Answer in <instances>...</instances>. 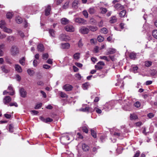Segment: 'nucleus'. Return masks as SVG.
Here are the masks:
<instances>
[{
  "mask_svg": "<svg viewBox=\"0 0 157 157\" xmlns=\"http://www.w3.org/2000/svg\"><path fill=\"white\" fill-rule=\"evenodd\" d=\"M10 51L11 55L13 56H15L19 53L18 48L17 46L15 45L12 46Z\"/></svg>",
  "mask_w": 157,
  "mask_h": 157,
  "instance_id": "obj_1",
  "label": "nucleus"
},
{
  "mask_svg": "<svg viewBox=\"0 0 157 157\" xmlns=\"http://www.w3.org/2000/svg\"><path fill=\"white\" fill-rule=\"evenodd\" d=\"M11 98L10 96H6L3 99V101L4 104L7 105L11 101Z\"/></svg>",
  "mask_w": 157,
  "mask_h": 157,
  "instance_id": "obj_2",
  "label": "nucleus"
},
{
  "mask_svg": "<svg viewBox=\"0 0 157 157\" xmlns=\"http://www.w3.org/2000/svg\"><path fill=\"white\" fill-rule=\"evenodd\" d=\"M65 29L67 32H72L74 31L75 29L71 25H67L64 28Z\"/></svg>",
  "mask_w": 157,
  "mask_h": 157,
  "instance_id": "obj_3",
  "label": "nucleus"
},
{
  "mask_svg": "<svg viewBox=\"0 0 157 157\" xmlns=\"http://www.w3.org/2000/svg\"><path fill=\"white\" fill-rule=\"evenodd\" d=\"M74 20L76 22L78 23H80L83 24H86V21L82 18H76Z\"/></svg>",
  "mask_w": 157,
  "mask_h": 157,
  "instance_id": "obj_4",
  "label": "nucleus"
},
{
  "mask_svg": "<svg viewBox=\"0 0 157 157\" xmlns=\"http://www.w3.org/2000/svg\"><path fill=\"white\" fill-rule=\"evenodd\" d=\"M20 96L22 98H25L26 97L27 92L23 88H21L19 90Z\"/></svg>",
  "mask_w": 157,
  "mask_h": 157,
  "instance_id": "obj_5",
  "label": "nucleus"
},
{
  "mask_svg": "<svg viewBox=\"0 0 157 157\" xmlns=\"http://www.w3.org/2000/svg\"><path fill=\"white\" fill-rule=\"evenodd\" d=\"M80 32L83 34H87L89 31V29L88 27H82L80 30Z\"/></svg>",
  "mask_w": 157,
  "mask_h": 157,
  "instance_id": "obj_6",
  "label": "nucleus"
},
{
  "mask_svg": "<svg viewBox=\"0 0 157 157\" xmlns=\"http://www.w3.org/2000/svg\"><path fill=\"white\" fill-rule=\"evenodd\" d=\"M73 88V87L69 84H66L64 85L63 87V88L67 91H69L71 90Z\"/></svg>",
  "mask_w": 157,
  "mask_h": 157,
  "instance_id": "obj_7",
  "label": "nucleus"
},
{
  "mask_svg": "<svg viewBox=\"0 0 157 157\" xmlns=\"http://www.w3.org/2000/svg\"><path fill=\"white\" fill-rule=\"evenodd\" d=\"M80 110L84 112H92L94 111V109L89 107H86L85 108H82Z\"/></svg>",
  "mask_w": 157,
  "mask_h": 157,
  "instance_id": "obj_8",
  "label": "nucleus"
},
{
  "mask_svg": "<svg viewBox=\"0 0 157 157\" xmlns=\"http://www.w3.org/2000/svg\"><path fill=\"white\" fill-rule=\"evenodd\" d=\"M60 21L61 24L64 25L68 24L70 22L69 20L66 18H61Z\"/></svg>",
  "mask_w": 157,
  "mask_h": 157,
  "instance_id": "obj_9",
  "label": "nucleus"
},
{
  "mask_svg": "<svg viewBox=\"0 0 157 157\" xmlns=\"http://www.w3.org/2000/svg\"><path fill=\"white\" fill-rule=\"evenodd\" d=\"M114 7L117 10H122L124 9V6L121 4L118 3L115 4L114 6Z\"/></svg>",
  "mask_w": 157,
  "mask_h": 157,
  "instance_id": "obj_10",
  "label": "nucleus"
},
{
  "mask_svg": "<svg viewBox=\"0 0 157 157\" xmlns=\"http://www.w3.org/2000/svg\"><path fill=\"white\" fill-rule=\"evenodd\" d=\"M15 68L16 71L18 73H21L22 71V69L18 64H15Z\"/></svg>",
  "mask_w": 157,
  "mask_h": 157,
  "instance_id": "obj_11",
  "label": "nucleus"
},
{
  "mask_svg": "<svg viewBox=\"0 0 157 157\" xmlns=\"http://www.w3.org/2000/svg\"><path fill=\"white\" fill-rule=\"evenodd\" d=\"M37 49L39 52H42L44 51V47L42 44H40L38 45Z\"/></svg>",
  "mask_w": 157,
  "mask_h": 157,
  "instance_id": "obj_12",
  "label": "nucleus"
},
{
  "mask_svg": "<svg viewBox=\"0 0 157 157\" xmlns=\"http://www.w3.org/2000/svg\"><path fill=\"white\" fill-rule=\"evenodd\" d=\"M51 10V8L50 6H48L46 9L45 10V15L48 16L50 14V12Z\"/></svg>",
  "mask_w": 157,
  "mask_h": 157,
  "instance_id": "obj_13",
  "label": "nucleus"
},
{
  "mask_svg": "<svg viewBox=\"0 0 157 157\" xmlns=\"http://www.w3.org/2000/svg\"><path fill=\"white\" fill-rule=\"evenodd\" d=\"M87 27H88L89 31L90 30L92 32L95 31L98 29V28L97 26H87Z\"/></svg>",
  "mask_w": 157,
  "mask_h": 157,
  "instance_id": "obj_14",
  "label": "nucleus"
},
{
  "mask_svg": "<svg viewBox=\"0 0 157 157\" xmlns=\"http://www.w3.org/2000/svg\"><path fill=\"white\" fill-rule=\"evenodd\" d=\"M1 69L4 73H7L9 72V71L7 69L6 66L5 65H3L1 67Z\"/></svg>",
  "mask_w": 157,
  "mask_h": 157,
  "instance_id": "obj_15",
  "label": "nucleus"
},
{
  "mask_svg": "<svg viewBox=\"0 0 157 157\" xmlns=\"http://www.w3.org/2000/svg\"><path fill=\"white\" fill-rule=\"evenodd\" d=\"M82 148L84 151H88L89 149V147L85 144H82Z\"/></svg>",
  "mask_w": 157,
  "mask_h": 157,
  "instance_id": "obj_16",
  "label": "nucleus"
},
{
  "mask_svg": "<svg viewBox=\"0 0 157 157\" xmlns=\"http://www.w3.org/2000/svg\"><path fill=\"white\" fill-rule=\"evenodd\" d=\"M117 20V19L115 16H113L110 18L109 22L111 23H114L116 22Z\"/></svg>",
  "mask_w": 157,
  "mask_h": 157,
  "instance_id": "obj_17",
  "label": "nucleus"
},
{
  "mask_svg": "<svg viewBox=\"0 0 157 157\" xmlns=\"http://www.w3.org/2000/svg\"><path fill=\"white\" fill-rule=\"evenodd\" d=\"M70 45L68 43L62 44L61 45V47L63 49H68L69 48Z\"/></svg>",
  "mask_w": 157,
  "mask_h": 157,
  "instance_id": "obj_18",
  "label": "nucleus"
},
{
  "mask_svg": "<svg viewBox=\"0 0 157 157\" xmlns=\"http://www.w3.org/2000/svg\"><path fill=\"white\" fill-rule=\"evenodd\" d=\"M136 54L135 53L132 52L130 53L129 55V57L130 59H135L136 58Z\"/></svg>",
  "mask_w": 157,
  "mask_h": 157,
  "instance_id": "obj_19",
  "label": "nucleus"
},
{
  "mask_svg": "<svg viewBox=\"0 0 157 157\" xmlns=\"http://www.w3.org/2000/svg\"><path fill=\"white\" fill-rule=\"evenodd\" d=\"M126 13V11L125 10H122L119 13L120 17H124V16H125Z\"/></svg>",
  "mask_w": 157,
  "mask_h": 157,
  "instance_id": "obj_20",
  "label": "nucleus"
},
{
  "mask_svg": "<svg viewBox=\"0 0 157 157\" xmlns=\"http://www.w3.org/2000/svg\"><path fill=\"white\" fill-rule=\"evenodd\" d=\"M8 89L10 90H12V91L9 94L11 95H13L14 94V91L13 90V87L10 86L8 87Z\"/></svg>",
  "mask_w": 157,
  "mask_h": 157,
  "instance_id": "obj_21",
  "label": "nucleus"
},
{
  "mask_svg": "<svg viewBox=\"0 0 157 157\" xmlns=\"http://www.w3.org/2000/svg\"><path fill=\"white\" fill-rule=\"evenodd\" d=\"M2 29L4 31L8 33H11L12 32V30L11 29H8L6 27L3 28Z\"/></svg>",
  "mask_w": 157,
  "mask_h": 157,
  "instance_id": "obj_22",
  "label": "nucleus"
},
{
  "mask_svg": "<svg viewBox=\"0 0 157 157\" xmlns=\"http://www.w3.org/2000/svg\"><path fill=\"white\" fill-rule=\"evenodd\" d=\"M6 23L5 21L3 20H2L0 21V27L2 29H3V28L5 27Z\"/></svg>",
  "mask_w": 157,
  "mask_h": 157,
  "instance_id": "obj_23",
  "label": "nucleus"
},
{
  "mask_svg": "<svg viewBox=\"0 0 157 157\" xmlns=\"http://www.w3.org/2000/svg\"><path fill=\"white\" fill-rule=\"evenodd\" d=\"M78 1L75 0L72 3V7L75 8H76L78 7Z\"/></svg>",
  "mask_w": 157,
  "mask_h": 157,
  "instance_id": "obj_24",
  "label": "nucleus"
},
{
  "mask_svg": "<svg viewBox=\"0 0 157 157\" xmlns=\"http://www.w3.org/2000/svg\"><path fill=\"white\" fill-rule=\"evenodd\" d=\"M116 52V50L114 49L111 48L109 49L108 53L109 54H112L115 53Z\"/></svg>",
  "mask_w": 157,
  "mask_h": 157,
  "instance_id": "obj_25",
  "label": "nucleus"
},
{
  "mask_svg": "<svg viewBox=\"0 0 157 157\" xmlns=\"http://www.w3.org/2000/svg\"><path fill=\"white\" fill-rule=\"evenodd\" d=\"M153 36L157 39V30H155L153 31L152 33Z\"/></svg>",
  "mask_w": 157,
  "mask_h": 157,
  "instance_id": "obj_26",
  "label": "nucleus"
},
{
  "mask_svg": "<svg viewBox=\"0 0 157 157\" xmlns=\"http://www.w3.org/2000/svg\"><path fill=\"white\" fill-rule=\"evenodd\" d=\"M49 33L51 36L53 37H55V31L53 29L49 30Z\"/></svg>",
  "mask_w": 157,
  "mask_h": 157,
  "instance_id": "obj_27",
  "label": "nucleus"
},
{
  "mask_svg": "<svg viewBox=\"0 0 157 157\" xmlns=\"http://www.w3.org/2000/svg\"><path fill=\"white\" fill-rule=\"evenodd\" d=\"M16 22L18 24H20L22 22V18L20 17H17L16 19Z\"/></svg>",
  "mask_w": 157,
  "mask_h": 157,
  "instance_id": "obj_28",
  "label": "nucleus"
},
{
  "mask_svg": "<svg viewBox=\"0 0 157 157\" xmlns=\"http://www.w3.org/2000/svg\"><path fill=\"white\" fill-rule=\"evenodd\" d=\"M97 39L99 42H102L104 40V38L101 36H99L97 37Z\"/></svg>",
  "mask_w": 157,
  "mask_h": 157,
  "instance_id": "obj_29",
  "label": "nucleus"
},
{
  "mask_svg": "<svg viewBox=\"0 0 157 157\" xmlns=\"http://www.w3.org/2000/svg\"><path fill=\"white\" fill-rule=\"evenodd\" d=\"M27 72L28 74L31 76H33L34 74V71L30 69H28V70Z\"/></svg>",
  "mask_w": 157,
  "mask_h": 157,
  "instance_id": "obj_30",
  "label": "nucleus"
},
{
  "mask_svg": "<svg viewBox=\"0 0 157 157\" xmlns=\"http://www.w3.org/2000/svg\"><path fill=\"white\" fill-rule=\"evenodd\" d=\"M25 58L23 57L21 59L19 60V63L22 65H24L25 64Z\"/></svg>",
  "mask_w": 157,
  "mask_h": 157,
  "instance_id": "obj_31",
  "label": "nucleus"
},
{
  "mask_svg": "<svg viewBox=\"0 0 157 157\" xmlns=\"http://www.w3.org/2000/svg\"><path fill=\"white\" fill-rule=\"evenodd\" d=\"M102 33L105 34L107 33V29L105 28L102 29L100 31Z\"/></svg>",
  "mask_w": 157,
  "mask_h": 157,
  "instance_id": "obj_32",
  "label": "nucleus"
},
{
  "mask_svg": "<svg viewBox=\"0 0 157 157\" xmlns=\"http://www.w3.org/2000/svg\"><path fill=\"white\" fill-rule=\"evenodd\" d=\"M48 55L47 53L43 54L42 55L43 59H44L46 60L48 58Z\"/></svg>",
  "mask_w": 157,
  "mask_h": 157,
  "instance_id": "obj_33",
  "label": "nucleus"
},
{
  "mask_svg": "<svg viewBox=\"0 0 157 157\" xmlns=\"http://www.w3.org/2000/svg\"><path fill=\"white\" fill-rule=\"evenodd\" d=\"M145 65L147 67H149L152 65V62L150 61H146L145 62Z\"/></svg>",
  "mask_w": 157,
  "mask_h": 157,
  "instance_id": "obj_34",
  "label": "nucleus"
},
{
  "mask_svg": "<svg viewBox=\"0 0 157 157\" xmlns=\"http://www.w3.org/2000/svg\"><path fill=\"white\" fill-rule=\"evenodd\" d=\"M130 117L131 119L132 120H135L137 118V115L134 114H131Z\"/></svg>",
  "mask_w": 157,
  "mask_h": 157,
  "instance_id": "obj_35",
  "label": "nucleus"
},
{
  "mask_svg": "<svg viewBox=\"0 0 157 157\" xmlns=\"http://www.w3.org/2000/svg\"><path fill=\"white\" fill-rule=\"evenodd\" d=\"M69 4V2H67L62 6V8L64 9H66L68 8Z\"/></svg>",
  "mask_w": 157,
  "mask_h": 157,
  "instance_id": "obj_36",
  "label": "nucleus"
},
{
  "mask_svg": "<svg viewBox=\"0 0 157 157\" xmlns=\"http://www.w3.org/2000/svg\"><path fill=\"white\" fill-rule=\"evenodd\" d=\"M17 32L21 37H23L25 36V35L20 30H17Z\"/></svg>",
  "mask_w": 157,
  "mask_h": 157,
  "instance_id": "obj_37",
  "label": "nucleus"
},
{
  "mask_svg": "<svg viewBox=\"0 0 157 157\" xmlns=\"http://www.w3.org/2000/svg\"><path fill=\"white\" fill-rule=\"evenodd\" d=\"M89 22L90 24H95L96 23L97 21L96 20L93 18H91L90 19Z\"/></svg>",
  "mask_w": 157,
  "mask_h": 157,
  "instance_id": "obj_38",
  "label": "nucleus"
},
{
  "mask_svg": "<svg viewBox=\"0 0 157 157\" xmlns=\"http://www.w3.org/2000/svg\"><path fill=\"white\" fill-rule=\"evenodd\" d=\"M82 130L84 132H85L86 133H88V130L86 126L82 127Z\"/></svg>",
  "mask_w": 157,
  "mask_h": 157,
  "instance_id": "obj_39",
  "label": "nucleus"
},
{
  "mask_svg": "<svg viewBox=\"0 0 157 157\" xmlns=\"http://www.w3.org/2000/svg\"><path fill=\"white\" fill-rule=\"evenodd\" d=\"M91 134L92 136L94 138H96L97 137L96 134L95 132L92 129L91 130Z\"/></svg>",
  "mask_w": 157,
  "mask_h": 157,
  "instance_id": "obj_40",
  "label": "nucleus"
},
{
  "mask_svg": "<svg viewBox=\"0 0 157 157\" xmlns=\"http://www.w3.org/2000/svg\"><path fill=\"white\" fill-rule=\"evenodd\" d=\"M95 67L97 70H101L103 68V67L99 65L98 66V64L95 65Z\"/></svg>",
  "mask_w": 157,
  "mask_h": 157,
  "instance_id": "obj_41",
  "label": "nucleus"
},
{
  "mask_svg": "<svg viewBox=\"0 0 157 157\" xmlns=\"http://www.w3.org/2000/svg\"><path fill=\"white\" fill-rule=\"evenodd\" d=\"M79 54H80L78 53H75L74 55V58L75 59H78L79 58Z\"/></svg>",
  "mask_w": 157,
  "mask_h": 157,
  "instance_id": "obj_42",
  "label": "nucleus"
},
{
  "mask_svg": "<svg viewBox=\"0 0 157 157\" xmlns=\"http://www.w3.org/2000/svg\"><path fill=\"white\" fill-rule=\"evenodd\" d=\"M134 105L137 108H139L141 106V104L140 102L137 101L135 103Z\"/></svg>",
  "mask_w": 157,
  "mask_h": 157,
  "instance_id": "obj_43",
  "label": "nucleus"
},
{
  "mask_svg": "<svg viewBox=\"0 0 157 157\" xmlns=\"http://www.w3.org/2000/svg\"><path fill=\"white\" fill-rule=\"evenodd\" d=\"M89 12L90 14H93L95 13V11L93 8H90L89 10Z\"/></svg>",
  "mask_w": 157,
  "mask_h": 157,
  "instance_id": "obj_44",
  "label": "nucleus"
},
{
  "mask_svg": "<svg viewBox=\"0 0 157 157\" xmlns=\"http://www.w3.org/2000/svg\"><path fill=\"white\" fill-rule=\"evenodd\" d=\"M6 16L7 18H11L13 16V14L11 13L8 12L7 13Z\"/></svg>",
  "mask_w": 157,
  "mask_h": 157,
  "instance_id": "obj_45",
  "label": "nucleus"
},
{
  "mask_svg": "<svg viewBox=\"0 0 157 157\" xmlns=\"http://www.w3.org/2000/svg\"><path fill=\"white\" fill-rule=\"evenodd\" d=\"M60 96L61 97L63 98H67V94L63 92H61L60 93Z\"/></svg>",
  "mask_w": 157,
  "mask_h": 157,
  "instance_id": "obj_46",
  "label": "nucleus"
},
{
  "mask_svg": "<svg viewBox=\"0 0 157 157\" xmlns=\"http://www.w3.org/2000/svg\"><path fill=\"white\" fill-rule=\"evenodd\" d=\"M100 58L101 59H105L107 61H109V60L108 59L107 57L106 56H100Z\"/></svg>",
  "mask_w": 157,
  "mask_h": 157,
  "instance_id": "obj_47",
  "label": "nucleus"
},
{
  "mask_svg": "<svg viewBox=\"0 0 157 157\" xmlns=\"http://www.w3.org/2000/svg\"><path fill=\"white\" fill-rule=\"evenodd\" d=\"M138 67L137 66L133 67L132 68L133 71L134 73H136L137 72Z\"/></svg>",
  "mask_w": 157,
  "mask_h": 157,
  "instance_id": "obj_48",
  "label": "nucleus"
},
{
  "mask_svg": "<svg viewBox=\"0 0 157 157\" xmlns=\"http://www.w3.org/2000/svg\"><path fill=\"white\" fill-rule=\"evenodd\" d=\"M37 84L39 86H43L44 83L42 81H39L37 82Z\"/></svg>",
  "mask_w": 157,
  "mask_h": 157,
  "instance_id": "obj_49",
  "label": "nucleus"
},
{
  "mask_svg": "<svg viewBox=\"0 0 157 157\" xmlns=\"http://www.w3.org/2000/svg\"><path fill=\"white\" fill-rule=\"evenodd\" d=\"M42 105V103H40L39 104H36V106H35V109H38L40 108Z\"/></svg>",
  "mask_w": 157,
  "mask_h": 157,
  "instance_id": "obj_50",
  "label": "nucleus"
},
{
  "mask_svg": "<svg viewBox=\"0 0 157 157\" xmlns=\"http://www.w3.org/2000/svg\"><path fill=\"white\" fill-rule=\"evenodd\" d=\"M97 64H98V66L99 65L102 66L103 67L105 65L104 63L103 62L101 61L99 62L98 63H97Z\"/></svg>",
  "mask_w": 157,
  "mask_h": 157,
  "instance_id": "obj_51",
  "label": "nucleus"
},
{
  "mask_svg": "<svg viewBox=\"0 0 157 157\" xmlns=\"http://www.w3.org/2000/svg\"><path fill=\"white\" fill-rule=\"evenodd\" d=\"M82 13L86 18L88 17V13L86 11L84 10L83 11Z\"/></svg>",
  "mask_w": 157,
  "mask_h": 157,
  "instance_id": "obj_52",
  "label": "nucleus"
},
{
  "mask_svg": "<svg viewBox=\"0 0 157 157\" xmlns=\"http://www.w3.org/2000/svg\"><path fill=\"white\" fill-rule=\"evenodd\" d=\"M53 121V119L52 118H51L49 117L47 118H46V121L45 123H47L48 122H51Z\"/></svg>",
  "mask_w": 157,
  "mask_h": 157,
  "instance_id": "obj_53",
  "label": "nucleus"
},
{
  "mask_svg": "<svg viewBox=\"0 0 157 157\" xmlns=\"http://www.w3.org/2000/svg\"><path fill=\"white\" fill-rule=\"evenodd\" d=\"M10 106H15V107H17L18 105L16 102H13L10 104Z\"/></svg>",
  "mask_w": 157,
  "mask_h": 157,
  "instance_id": "obj_54",
  "label": "nucleus"
},
{
  "mask_svg": "<svg viewBox=\"0 0 157 157\" xmlns=\"http://www.w3.org/2000/svg\"><path fill=\"white\" fill-rule=\"evenodd\" d=\"M17 80L18 81H20L21 79V77L18 75L17 74L16 75Z\"/></svg>",
  "mask_w": 157,
  "mask_h": 157,
  "instance_id": "obj_55",
  "label": "nucleus"
},
{
  "mask_svg": "<svg viewBox=\"0 0 157 157\" xmlns=\"http://www.w3.org/2000/svg\"><path fill=\"white\" fill-rule=\"evenodd\" d=\"M4 116L7 119H10L11 117V115L10 114H5Z\"/></svg>",
  "mask_w": 157,
  "mask_h": 157,
  "instance_id": "obj_56",
  "label": "nucleus"
},
{
  "mask_svg": "<svg viewBox=\"0 0 157 157\" xmlns=\"http://www.w3.org/2000/svg\"><path fill=\"white\" fill-rule=\"evenodd\" d=\"M147 117L150 118H151L154 117V115L153 113H150L147 114Z\"/></svg>",
  "mask_w": 157,
  "mask_h": 157,
  "instance_id": "obj_57",
  "label": "nucleus"
},
{
  "mask_svg": "<svg viewBox=\"0 0 157 157\" xmlns=\"http://www.w3.org/2000/svg\"><path fill=\"white\" fill-rule=\"evenodd\" d=\"M50 66L47 64H45L43 65V67L45 69H48L50 67Z\"/></svg>",
  "mask_w": 157,
  "mask_h": 157,
  "instance_id": "obj_58",
  "label": "nucleus"
},
{
  "mask_svg": "<svg viewBox=\"0 0 157 157\" xmlns=\"http://www.w3.org/2000/svg\"><path fill=\"white\" fill-rule=\"evenodd\" d=\"M83 88L84 89L86 90L87 89V86H88V83H86L83 84Z\"/></svg>",
  "mask_w": 157,
  "mask_h": 157,
  "instance_id": "obj_59",
  "label": "nucleus"
},
{
  "mask_svg": "<svg viewBox=\"0 0 157 157\" xmlns=\"http://www.w3.org/2000/svg\"><path fill=\"white\" fill-rule=\"evenodd\" d=\"M83 46L82 43V39H81L79 41L78 43V46L79 47H81Z\"/></svg>",
  "mask_w": 157,
  "mask_h": 157,
  "instance_id": "obj_60",
  "label": "nucleus"
},
{
  "mask_svg": "<svg viewBox=\"0 0 157 157\" xmlns=\"http://www.w3.org/2000/svg\"><path fill=\"white\" fill-rule=\"evenodd\" d=\"M75 65L79 67H81L82 66V64L78 63H75Z\"/></svg>",
  "mask_w": 157,
  "mask_h": 157,
  "instance_id": "obj_61",
  "label": "nucleus"
},
{
  "mask_svg": "<svg viewBox=\"0 0 157 157\" xmlns=\"http://www.w3.org/2000/svg\"><path fill=\"white\" fill-rule=\"evenodd\" d=\"M107 10L106 8H103L102 9V10L101 11V13H105L107 12Z\"/></svg>",
  "mask_w": 157,
  "mask_h": 157,
  "instance_id": "obj_62",
  "label": "nucleus"
},
{
  "mask_svg": "<svg viewBox=\"0 0 157 157\" xmlns=\"http://www.w3.org/2000/svg\"><path fill=\"white\" fill-rule=\"evenodd\" d=\"M75 77L79 80H80L81 78V76L79 73L76 74L75 75Z\"/></svg>",
  "mask_w": 157,
  "mask_h": 157,
  "instance_id": "obj_63",
  "label": "nucleus"
},
{
  "mask_svg": "<svg viewBox=\"0 0 157 157\" xmlns=\"http://www.w3.org/2000/svg\"><path fill=\"white\" fill-rule=\"evenodd\" d=\"M140 154V152L139 151H136V153L135 154L133 157H138Z\"/></svg>",
  "mask_w": 157,
  "mask_h": 157,
  "instance_id": "obj_64",
  "label": "nucleus"
}]
</instances>
